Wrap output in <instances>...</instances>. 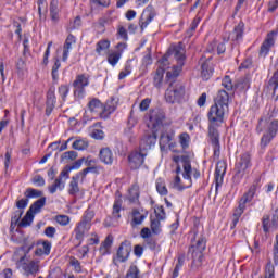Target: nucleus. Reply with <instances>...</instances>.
<instances>
[{
    "instance_id": "46",
    "label": "nucleus",
    "mask_w": 278,
    "mask_h": 278,
    "mask_svg": "<svg viewBox=\"0 0 278 278\" xmlns=\"http://www.w3.org/2000/svg\"><path fill=\"white\" fill-rule=\"evenodd\" d=\"M60 66H62V63H60V59H54V65L52 66V79L53 81H58L60 75L58 74V71H60Z\"/></svg>"
},
{
    "instance_id": "19",
    "label": "nucleus",
    "mask_w": 278,
    "mask_h": 278,
    "mask_svg": "<svg viewBox=\"0 0 278 278\" xmlns=\"http://www.w3.org/2000/svg\"><path fill=\"white\" fill-rule=\"evenodd\" d=\"M55 103H58V99L55 98V87H50L47 92L46 116H51V112L55 110Z\"/></svg>"
},
{
    "instance_id": "22",
    "label": "nucleus",
    "mask_w": 278,
    "mask_h": 278,
    "mask_svg": "<svg viewBox=\"0 0 278 278\" xmlns=\"http://www.w3.org/2000/svg\"><path fill=\"white\" fill-rule=\"evenodd\" d=\"M214 104L228 110L229 93H227V91H225V90H219L216 98L214 99Z\"/></svg>"
},
{
    "instance_id": "21",
    "label": "nucleus",
    "mask_w": 278,
    "mask_h": 278,
    "mask_svg": "<svg viewBox=\"0 0 278 278\" xmlns=\"http://www.w3.org/2000/svg\"><path fill=\"white\" fill-rule=\"evenodd\" d=\"M173 140H175V130H164L160 136L161 151H165Z\"/></svg>"
},
{
    "instance_id": "42",
    "label": "nucleus",
    "mask_w": 278,
    "mask_h": 278,
    "mask_svg": "<svg viewBox=\"0 0 278 278\" xmlns=\"http://www.w3.org/2000/svg\"><path fill=\"white\" fill-rule=\"evenodd\" d=\"M24 213H25V211H23V210H17L13 213V216L11 217V227H16V225H18V223H21V218Z\"/></svg>"
},
{
    "instance_id": "60",
    "label": "nucleus",
    "mask_w": 278,
    "mask_h": 278,
    "mask_svg": "<svg viewBox=\"0 0 278 278\" xmlns=\"http://www.w3.org/2000/svg\"><path fill=\"white\" fill-rule=\"evenodd\" d=\"M160 220L161 219H157V217L151 219V231L154 232L155 235L160 233Z\"/></svg>"
},
{
    "instance_id": "40",
    "label": "nucleus",
    "mask_w": 278,
    "mask_h": 278,
    "mask_svg": "<svg viewBox=\"0 0 278 278\" xmlns=\"http://www.w3.org/2000/svg\"><path fill=\"white\" fill-rule=\"evenodd\" d=\"M108 49H110V41L109 40H100L96 45V53H98V55H101V52L102 51H108Z\"/></svg>"
},
{
    "instance_id": "56",
    "label": "nucleus",
    "mask_w": 278,
    "mask_h": 278,
    "mask_svg": "<svg viewBox=\"0 0 278 278\" xmlns=\"http://www.w3.org/2000/svg\"><path fill=\"white\" fill-rule=\"evenodd\" d=\"M131 63L127 62L125 65L124 71H122L118 75V79H125V77H127V75H131Z\"/></svg>"
},
{
    "instance_id": "58",
    "label": "nucleus",
    "mask_w": 278,
    "mask_h": 278,
    "mask_svg": "<svg viewBox=\"0 0 278 278\" xmlns=\"http://www.w3.org/2000/svg\"><path fill=\"white\" fill-rule=\"evenodd\" d=\"M91 5L94 8H110V0H91Z\"/></svg>"
},
{
    "instance_id": "49",
    "label": "nucleus",
    "mask_w": 278,
    "mask_h": 278,
    "mask_svg": "<svg viewBox=\"0 0 278 278\" xmlns=\"http://www.w3.org/2000/svg\"><path fill=\"white\" fill-rule=\"evenodd\" d=\"M237 87L240 88V90H249V88H251V80L249 77H243L238 81Z\"/></svg>"
},
{
    "instance_id": "10",
    "label": "nucleus",
    "mask_w": 278,
    "mask_h": 278,
    "mask_svg": "<svg viewBox=\"0 0 278 278\" xmlns=\"http://www.w3.org/2000/svg\"><path fill=\"white\" fill-rule=\"evenodd\" d=\"M17 266L18 268H22V270H24V275L26 277H29V276L36 277V275L40 273V261L38 260L27 261V254H25L18 260Z\"/></svg>"
},
{
    "instance_id": "64",
    "label": "nucleus",
    "mask_w": 278,
    "mask_h": 278,
    "mask_svg": "<svg viewBox=\"0 0 278 278\" xmlns=\"http://www.w3.org/2000/svg\"><path fill=\"white\" fill-rule=\"evenodd\" d=\"M29 204V199H21L16 202V207L17 210H22L23 212H25V207H27V205Z\"/></svg>"
},
{
    "instance_id": "30",
    "label": "nucleus",
    "mask_w": 278,
    "mask_h": 278,
    "mask_svg": "<svg viewBox=\"0 0 278 278\" xmlns=\"http://www.w3.org/2000/svg\"><path fill=\"white\" fill-rule=\"evenodd\" d=\"M202 79L207 81L212 75H214V67L210 64V61L202 63Z\"/></svg>"
},
{
    "instance_id": "23",
    "label": "nucleus",
    "mask_w": 278,
    "mask_h": 278,
    "mask_svg": "<svg viewBox=\"0 0 278 278\" xmlns=\"http://www.w3.org/2000/svg\"><path fill=\"white\" fill-rule=\"evenodd\" d=\"M75 42H77V39L75 38V36L70 34L63 45V62H66V60H68V53H71V49H73V45H75Z\"/></svg>"
},
{
    "instance_id": "63",
    "label": "nucleus",
    "mask_w": 278,
    "mask_h": 278,
    "mask_svg": "<svg viewBox=\"0 0 278 278\" xmlns=\"http://www.w3.org/2000/svg\"><path fill=\"white\" fill-rule=\"evenodd\" d=\"M273 255H274V264L275 266H278V235H276V242L274 244Z\"/></svg>"
},
{
    "instance_id": "14",
    "label": "nucleus",
    "mask_w": 278,
    "mask_h": 278,
    "mask_svg": "<svg viewBox=\"0 0 278 278\" xmlns=\"http://www.w3.org/2000/svg\"><path fill=\"white\" fill-rule=\"evenodd\" d=\"M276 38H277V31L276 30H271L267 34L265 40L261 45V49H260V52H258V55L261 58H266V55H268V53H270V48L275 47Z\"/></svg>"
},
{
    "instance_id": "61",
    "label": "nucleus",
    "mask_w": 278,
    "mask_h": 278,
    "mask_svg": "<svg viewBox=\"0 0 278 278\" xmlns=\"http://www.w3.org/2000/svg\"><path fill=\"white\" fill-rule=\"evenodd\" d=\"M146 245L151 249V251H155L157 249V241L154 238L144 239Z\"/></svg>"
},
{
    "instance_id": "55",
    "label": "nucleus",
    "mask_w": 278,
    "mask_h": 278,
    "mask_svg": "<svg viewBox=\"0 0 278 278\" xmlns=\"http://www.w3.org/2000/svg\"><path fill=\"white\" fill-rule=\"evenodd\" d=\"M222 86L226 90H233V83L231 81V77L226 75L222 80Z\"/></svg>"
},
{
    "instance_id": "37",
    "label": "nucleus",
    "mask_w": 278,
    "mask_h": 278,
    "mask_svg": "<svg viewBox=\"0 0 278 278\" xmlns=\"http://www.w3.org/2000/svg\"><path fill=\"white\" fill-rule=\"evenodd\" d=\"M88 108L90 112H101V109L103 108V103H101V100L93 98L89 101Z\"/></svg>"
},
{
    "instance_id": "33",
    "label": "nucleus",
    "mask_w": 278,
    "mask_h": 278,
    "mask_svg": "<svg viewBox=\"0 0 278 278\" xmlns=\"http://www.w3.org/2000/svg\"><path fill=\"white\" fill-rule=\"evenodd\" d=\"M65 188V182L62 181V177H58L54 184L48 187L50 194H55L58 190H63Z\"/></svg>"
},
{
    "instance_id": "13",
    "label": "nucleus",
    "mask_w": 278,
    "mask_h": 278,
    "mask_svg": "<svg viewBox=\"0 0 278 278\" xmlns=\"http://www.w3.org/2000/svg\"><path fill=\"white\" fill-rule=\"evenodd\" d=\"M131 253V241L125 240L121 243L117 249L116 256L113 258V264L118 265L123 264L126 260H129Z\"/></svg>"
},
{
    "instance_id": "62",
    "label": "nucleus",
    "mask_w": 278,
    "mask_h": 278,
    "mask_svg": "<svg viewBox=\"0 0 278 278\" xmlns=\"http://www.w3.org/2000/svg\"><path fill=\"white\" fill-rule=\"evenodd\" d=\"M31 182L39 188H42V186H45L46 184L45 178L40 175H36L35 177H33Z\"/></svg>"
},
{
    "instance_id": "32",
    "label": "nucleus",
    "mask_w": 278,
    "mask_h": 278,
    "mask_svg": "<svg viewBox=\"0 0 278 278\" xmlns=\"http://www.w3.org/2000/svg\"><path fill=\"white\" fill-rule=\"evenodd\" d=\"M58 0H51L50 2V16L54 23H58L60 21V9L58 8L59 5Z\"/></svg>"
},
{
    "instance_id": "12",
    "label": "nucleus",
    "mask_w": 278,
    "mask_h": 278,
    "mask_svg": "<svg viewBox=\"0 0 278 278\" xmlns=\"http://www.w3.org/2000/svg\"><path fill=\"white\" fill-rule=\"evenodd\" d=\"M225 109L218 104H214L210 108L207 113L208 123L212 125H220L225 121Z\"/></svg>"
},
{
    "instance_id": "16",
    "label": "nucleus",
    "mask_w": 278,
    "mask_h": 278,
    "mask_svg": "<svg viewBox=\"0 0 278 278\" xmlns=\"http://www.w3.org/2000/svg\"><path fill=\"white\" fill-rule=\"evenodd\" d=\"M227 173V162L219 161L215 168V192L218 194V188L223 186L225 174Z\"/></svg>"
},
{
    "instance_id": "2",
    "label": "nucleus",
    "mask_w": 278,
    "mask_h": 278,
    "mask_svg": "<svg viewBox=\"0 0 278 278\" xmlns=\"http://www.w3.org/2000/svg\"><path fill=\"white\" fill-rule=\"evenodd\" d=\"M166 115L164 112L156 110L150 113V124L152 130L147 131L140 141V151H149L152 147H155L157 142V129H160L164 123Z\"/></svg>"
},
{
    "instance_id": "43",
    "label": "nucleus",
    "mask_w": 278,
    "mask_h": 278,
    "mask_svg": "<svg viewBox=\"0 0 278 278\" xmlns=\"http://www.w3.org/2000/svg\"><path fill=\"white\" fill-rule=\"evenodd\" d=\"M264 278H275V265H273L271 261H268L265 266Z\"/></svg>"
},
{
    "instance_id": "4",
    "label": "nucleus",
    "mask_w": 278,
    "mask_h": 278,
    "mask_svg": "<svg viewBox=\"0 0 278 278\" xmlns=\"http://www.w3.org/2000/svg\"><path fill=\"white\" fill-rule=\"evenodd\" d=\"M168 55H173L177 62L169 71H167V77H179V73L184 71V64H186V48L184 42L172 45L168 49Z\"/></svg>"
},
{
    "instance_id": "47",
    "label": "nucleus",
    "mask_w": 278,
    "mask_h": 278,
    "mask_svg": "<svg viewBox=\"0 0 278 278\" xmlns=\"http://www.w3.org/2000/svg\"><path fill=\"white\" fill-rule=\"evenodd\" d=\"M126 278H140V269H138V266L131 265L126 274Z\"/></svg>"
},
{
    "instance_id": "25",
    "label": "nucleus",
    "mask_w": 278,
    "mask_h": 278,
    "mask_svg": "<svg viewBox=\"0 0 278 278\" xmlns=\"http://www.w3.org/2000/svg\"><path fill=\"white\" fill-rule=\"evenodd\" d=\"M99 159L106 165H112L114 163V154L110 148H102L99 152Z\"/></svg>"
},
{
    "instance_id": "1",
    "label": "nucleus",
    "mask_w": 278,
    "mask_h": 278,
    "mask_svg": "<svg viewBox=\"0 0 278 278\" xmlns=\"http://www.w3.org/2000/svg\"><path fill=\"white\" fill-rule=\"evenodd\" d=\"M278 109L274 108L268 114L267 117H261L256 126V132L263 134L261 138V149H266L278 134V119L277 118Z\"/></svg>"
},
{
    "instance_id": "28",
    "label": "nucleus",
    "mask_w": 278,
    "mask_h": 278,
    "mask_svg": "<svg viewBox=\"0 0 278 278\" xmlns=\"http://www.w3.org/2000/svg\"><path fill=\"white\" fill-rule=\"evenodd\" d=\"M45 205H47V198L42 197L39 200L35 201L28 212L30 214H33L35 216V214H40V212L42 211V207H45Z\"/></svg>"
},
{
    "instance_id": "6",
    "label": "nucleus",
    "mask_w": 278,
    "mask_h": 278,
    "mask_svg": "<svg viewBox=\"0 0 278 278\" xmlns=\"http://www.w3.org/2000/svg\"><path fill=\"white\" fill-rule=\"evenodd\" d=\"M182 162V177L188 181L187 185L181 184V177L176 176L174 178V181L172 182V187L175 188V190H179L181 192L182 190H186V188H192V164L190 162V156L182 155L181 156Z\"/></svg>"
},
{
    "instance_id": "7",
    "label": "nucleus",
    "mask_w": 278,
    "mask_h": 278,
    "mask_svg": "<svg viewBox=\"0 0 278 278\" xmlns=\"http://www.w3.org/2000/svg\"><path fill=\"white\" fill-rule=\"evenodd\" d=\"M255 192H257V185L253 184L248 192L241 197L239 201V205L237 208H235L233 215H232V226L231 228L236 227L238 223L240 222V216L244 214V210H247V203H251L253 201V197H255Z\"/></svg>"
},
{
    "instance_id": "35",
    "label": "nucleus",
    "mask_w": 278,
    "mask_h": 278,
    "mask_svg": "<svg viewBox=\"0 0 278 278\" xmlns=\"http://www.w3.org/2000/svg\"><path fill=\"white\" fill-rule=\"evenodd\" d=\"M88 173H93L94 175H99V167L97 165H93L91 167H86L85 169L79 172L78 174L80 176L81 184L86 181V176L88 175Z\"/></svg>"
},
{
    "instance_id": "54",
    "label": "nucleus",
    "mask_w": 278,
    "mask_h": 278,
    "mask_svg": "<svg viewBox=\"0 0 278 278\" xmlns=\"http://www.w3.org/2000/svg\"><path fill=\"white\" fill-rule=\"evenodd\" d=\"M263 230L265 233L270 231V215H264L262 218Z\"/></svg>"
},
{
    "instance_id": "9",
    "label": "nucleus",
    "mask_w": 278,
    "mask_h": 278,
    "mask_svg": "<svg viewBox=\"0 0 278 278\" xmlns=\"http://www.w3.org/2000/svg\"><path fill=\"white\" fill-rule=\"evenodd\" d=\"M251 154L249 152H245L240 155L239 160L237 161L235 165V176L233 179L237 181V184H240L244 175L249 172V168H251Z\"/></svg>"
},
{
    "instance_id": "45",
    "label": "nucleus",
    "mask_w": 278,
    "mask_h": 278,
    "mask_svg": "<svg viewBox=\"0 0 278 278\" xmlns=\"http://www.w3.org/2000/svg\"><path fill=\"white\" fill-rule=\"evenodd\" d=\"M72 148L76 151H86L88 149V142L79 139L73 142Z\"/></svg>"
},
{
    "instance_id": "51",
    "label": "nucleus",
    "mask_w": 278,
    "mask_h": 278,
    "mask_svg": "<svg viewBox=\"0 0 278 278\" xmlns=\"http://www.w3.org/2000/svg\"><path fill=\"white\" fill-rule=\"evenodd\" d=\"M70 88H68V85H61L59 88H58V92L62 99V101H66V97H68V92H70Z\"/></svg>"
},
{
    "instance_id": "17",
    "label": "nucleus",
    "mask_w": 278,
    "mask_h": 278,
    "mask_svg": "<svg viewBox=\"0 0 278 278\" xmlns=\"http://www.w3.org/2000/svg\"><path fill=\"white\" fill-rule=\"evenodd\" d=\"M144 157H147V153L138 151H134L128 155V164L131 170H138L142 164H144Z\"/></svg>"
},
{
    "instance_id": "5",
    "label": "nucleus",
    "mask_w": 278,
    "mask_h": 278,
    "mask_svg": "<svg viewBox=\"0 0 278 278\" xmlns=\"http://www.w3.org/2000/svg\"><path fill=\"white\" fill-rule=\"evenodd\" d=\"M92 218H94V211L87 208L81 216L80 222L74 228L75 239L78 241V247L84 242V238L88 236L90 227H92Z\"/></svg>"
},
{
    "instance_id": "57",
    "label": "nucleus",
    "mask_w": 278,
    "mask_h": 278,
    "mask_svg": "<svg viewBox=\"0 0 278 278\" xmlns=\"http://www.w3.org/2000/svg\"><path fill=\"white\" fill-rule=\"evenodd\" d=\"M81 27V17L76 16L73 23L70 24L68 29L70 31H74V29H79Z\"/></svg>"
},
{
    "instance_id": "26",
    "label": "nucleus",
    "mask_w": 278,
    "mask_h": 278,
    "mask_svg": "<svg viewBox=\"0 0 278 278\" xmlns=\"http://www.w3.org/2000/svg\"><path fill=\"white\" fill-rule=\"evenodd\" d=\"M79 179H81L79 174L72 177L68 188V194L71 197H77V194H79Z\"/></svg>"
},
{
    "instance_id": "20",
    "label": "nucleus",
    "mask_w": 278,
    "mask_h": 278,
    "mask_svg": "<svg viewBox=\"0 0 278 278\" xmlns=\"http://www.w3.org/2000/svg\"><path fill=\"white\" fill-rule=\"evenodd\" d=\"M244 38V22L240 21L230 34V39L236 45L242 42Z\"/></svg>"
},
{
    "instance_id": "18",
    "label": "nucleus",
    "mask_w": 278,
    "mask_h": 278,
    "mask_svg": "<svg viewBox=\"0 0 278 278\" xmlns=\"http://www.w3.org/2000/svg\"><path fill=\"white\" fill-rule=\"evenodd\" d=\"M155 16H156V13H155V9L153 8V5H148L143 10V13L139 21L141 31H144V29H147V27L149 26L151 21H153L155 18Z\"/></svg>"
},
{
    "instance_id": "38",
    "label": "nucleus",
    "mask_w": 278,
    "mask_h": 278,
    "mask_svg": "<svg viewBox=\"0 0 278 278\" xmlns=\"http://www.w3.org/2000/svg\"><path fill=\"white\" fill-rule=\"evenodd\" d=\"M156 191L161 197H166L168 194V189L166 188V182L162 178L156 180Z\"/></svg>"
},
{
    "instance_id": "39",
    "label": "nucleus",
    "mask_w": 278,
    "mask_h": 278,
    "mask_svg": "<svg viewBox=\"0 0 278 278\" xmlns=\"http://www.w3.org/2000/svg\"><path fill=\"white\" fill-rule=\"evenodd\" d=\"M121 207H123V200L116 199L113 204V217L121 218Z\"/></svg>"
},
{
    "instance_id": "27",
    "label": "nucleus",
    "mask_w": 278,
    "mask_h": 278,
    "mask_svg": "<svg viewBox=\"0 0 278 278\" xmlns=\"http://www.w3.org/2000/svg\"><path fill=\"white\" fill-rule=\"evenodd\" d=\"M131 216H132V219L130 222V225L134 228L138 227V225H141L142 223H144V218H147V215L140 213V210H138V208H132Z\"/></svg>"
},
{
    "instance_id": "31",
    "label": "nucleus",
    "mask_w": 278,
    "mask_h": 278,
    "mask_svg": "<svg viewBox=\"0 0 278 278\" xmlns=\"http://www.w3.org/2000/svg\"><path fill=\"white\" fill-rule=\"evenodd\" d=\"M114 242V237L109 235L100 247L101 255H110V249H112V243Z\"/></svg>"
},
{
    "instance_id": "52",
    "label": "nucleus",
    "mask_w": 278,
    "mask_h": 278,
    "mask_svg": "<svg viewBox=\"0 0 278 278\" xmlns=\"http://www.w3.org/2000/svg\"><path fill=\"white\" fill-rule=\"evenodd\" d=\"M130 203H136V201H138V199H140V192L138 191V189L136 187H132L129 190V197H128Z\"/></svg>"
},
{
    "instance_id": "3",
    "label": "nucleus",
    "mask_w": 278,
    "mask_h": 278,
    "mask_svg": "<svg viewBox=\"0 0 278 278\" xmlns=\"http://www.w3.org/2000/svg\"><path fill=\"white\" fill-rule=\"evenodd\" d=\"M166 84L168 85L165 90L166 103H179L186 94V87L177 80V77H168V73H166Z\"/></svg>"
},
{
    "instance_id": "53",
    "label": "nucleus",
    "mask_w": 278,
    "mask_h": 278,
    "mask_svg": "<svg viewBox=\"0 0 278 278\" xmlns=\"http://www.w3.org/2000/svg\"><path fill=\"white\" fill-rule=\"evenodd\" d=\"M189 140L190 135H188L187 132H184L179 136V143L182 147V149H188Z\"/></svg>"
},
{
    "instance_id": "34",
    "label": "nucleus",
    "mask_w": 278,
    "mask_h": 278,
    "mask_svg": "<svg viewBox=\"0 0 278 278\" xmlns=\"http://www.w3.org/2000/svg\"><path fill=\"white\" fill-rule=\"evenodd\" d=\"M31 223H34V215L29 211L26 212V215L22 218V220L17 224V227L25 228L30 227Z\"/></svg>"
},
{
    "instance_id": "48",
    "label": "nucleus",
    "mask_w": 278,
    "mask_h": 278,
    "mask_svg": "<svg viewBox=\"0 0 278 278\" xmlns=\"http://www.w3.org/2000/svg\"><path fill=\"white\" fill-rule=\"evenodd\" d=\"M55 220L61 227H66V225L71 224V217L68 215H56Z\"/></svg>"
},
{
    "instance_id": "29",
    "label": "nucleus",
    "mask_w": 278,
    "mask_h": 278,
    "mask_svg": "<svg viewBox=\"0 0 278 278\" xmlns=\"http://www.w3.org/2000/svg\"><path fill=\"white\" fill-rule=\"evenodd\" d=\"M269 92H271L273 97L278 99V70L274 73L273 77L268 81L267 86Z\"/></svg>"
},
{
    "instance_id": "44",
    "label": "nucleus",
    "mask_w": 278,
    "mask_h": 278,
    "mask_svg": "<svg viewBox=\"0 0 278 278\" xmlns=\"http://www.w3.org/2000/svg\"><path fill=\"white\" fill-rule=\"evenodd\" d=\"M68 160L71 162L77 160V152L76 151H67L61 155V162H68Z\"/></svg>"
},
{
    "instance_id": "11",
    "label": "nucleus",
    "mask_w": 278,
    "mask_h": 278,
    "mask_svg": "<svg viewBox=\"0 0 278 278\" xmlns=\"http://www.w3.org/2000/svg\"><path fill=\"white\" fill-rule=\"evenodd\" d=\"M90 85V75L79 74L76 76V79L73 83L74 86V97L78 99H84L86 94V87Z\"/></svg>"
},
{
    "instance_id": "24",
    "label": "nucleus",
    "mask_w": 278,
    "mask_h": 278,
    "mask_svg": "<svg viewBox=\"0 0 278 278\" xmlns=\"http://www.w3.org/2000/svg\"><path fill=\"white\" fill-rule=\"evenodd\" d=\"M220 124H210L208 125V137L211 140V144H220V134L218 132V128Z\"/></svg>"
},
{
    "instance_id": "8",
    "label": "nucleus",
    "mask_w": 278,
    "mask_h": 278,
    "mask_svg": "<svg viewBox=\"0 0 278 278\" xmlns=\"http://www.w3.org/2000/svg\"><path fill=\"white\" fill-rule=\"evenodd\" d=\"M191 242L192 244L189 248V253L192 255L193 264H201V262H203V252L207 247V240L203 236H200L197 239V235H194Z\"/></svg>"
},
{
    "instance_id": "41",
    "label": "nucleus",
    "mask_w": 278,
    "mask_h": 278,
    "mask_svg": "<svg viewBox=\"0 0 278 278\" xmlns=\"http://www.w3.org/2000/svg\"><path fill=\"white\" fill-rule=\"evenodd\" d=\"M26 199H38V197H42V191L34 188H28L25 191Z\"/></svg>"
},
{
    "instance_id": "36",
    "label": "nucleus",
    "mask_w": 278,
    "mask_h": 278,
    "mask_svg": "<svg viewBox=\"0 0 278 278\" xmlns=\"http://www.w3.org/2000/svg\"><path fill=\"white\" fill-rule=\"evenodd\" d=\"M201 23V16L197 15L190 26V29L186 31L187 38H192L194 36V31H197V27H199V24Z\"/></svg>"
},
{
    "instance_id": "15",
    "label": "nucleus",
    "mask_w": 278,
    "mask_h": 278,
    "mask_svg": "<svg viewBox=\"0 0 278 278\" xmlns=\"http://www.w3.org/2000/svg\"><path fill=\"white\" fill-rule=\"evenodd\" d=\"M160 66L154 73L153 85L155 88H162V81H164V67L168 65V54H165L160 61Z\"/></svg>"
},
{
    "instance_id": "59",
    "label": "nucleus",
    "mask_w": 278,
    "mask_h": 278,
    "mask_svg": "<svg viewBox=\"0 0 278 278\" xmlns=\"http://www.w3.org/2000/svg\"><path fill=\"white\" fill-rule=\"evenodd\" d=\"M70 264L74 267L75 273H81V263H79V260L71 257Z\"/></svg>"
},
{
    "instance_id": "50",
    "label": "nucleus",
    "mask_w": 278,
    "mask_h": 278,
    "mask_svg": "<svg viewBox=\"0 0 278 278\" xmlns=\"http://www.w3.org/2000/svg\"><path fill=\"white\" fill-rule=\"evenodd\" d=\"M118 60H121V52H113L108 56V62L111 66H116V64H118Z\"/></svg>"
}]
</instances>
